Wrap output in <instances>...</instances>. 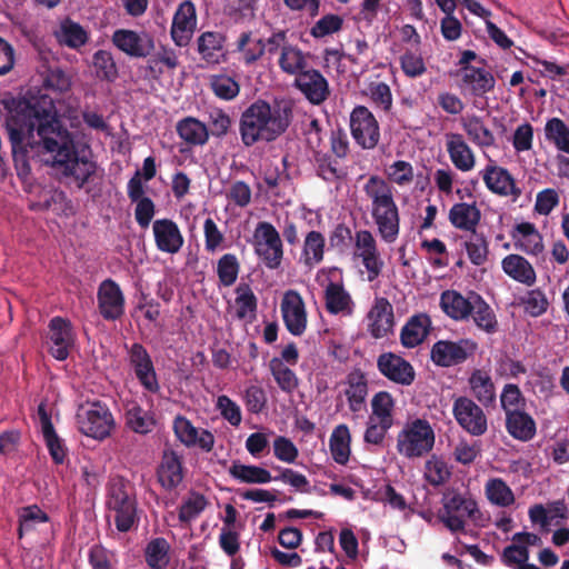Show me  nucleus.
<instances>
[{
    "mask_svg": "<svg viewBox=\"0 0 569 569\" xmlns=\"http://www.w3.org/2000/svg\"><path fill=\"white\" fill-rule=\"evenodd\" d=\"M430 327L431 320L427 313L410 317L400 332L401 345L406 348L419 346L428 336Z\"/></svg>",
    "mask_w": 569,
    "mask_h": 569,
    "instance_id": "473e14b6",
    "label": "nucleus"
},
{
    "mask_svg": "<svg viewBox=\"0 0 569 569\" xmlns=\"http://www.w3.org/2000/svg\"><path fill=\"white\" fill-rule=\"evenodd\" d=\"M546 139L553 142L556 148L569 153V127L559 118L547 121L545 127Z\"/></svg>",
    "mask_w": 569,
    "mask_h": 569,
    "instance_id": "5fc2aeb1",
    "label": "nucleus"
},
{
    "mask_svg": "<svg viewBox=\"0 0 569 569\" xmlns=\"http://www.w3.org/2000/svg\"><path fill=\"white\" fill-rule=\"evenodd\" d=\"M280 309L287 330L292 336H302L307 328V311L301 295L296 290L286 291Z\"/></svg>",
    "mask_w": 569,
    "mask_h": 569,
    "instance_id": "2eb2a0df",
    "label": "nucleus"
},
{
    "mask_svg": "<svg viewBox=\"0 0 569 569\" xmlns=\"http://www.w3.org/2000/svg\"><path fill=\"white\" fill-rule=\"evenodd\" d=\"M228 472L233 479L242 483H268L273 480V477L267 469L252 465H242L239 461H233Z\"/></svg>",
    "mask_w": 569,
    "mask_h": 569,
    "instance_id": "37998d69",
    "label": "nucleus"
},
{
    "mask_svg": "<svg viewBox=\"0 0 569 569\" xmlns=\"http://www.w3.org/2000/svg\"><path fill=\"white\" fill-rule=\"evenodd\" d=\"M293 86L312 104H321L330 94L329 83L316 69H306L295 78Z\"/></svg>",
    "mask_w": 569,
    "mask_h": 569,
    "instance_id": "aec40b11",
    "label": "nucleus"
},
{
    "mask_svg": "<svg viewBox=\"0 0 569 569\" xmlns=\"http://www.w3.org/2000/svg\"><path fill=\"white\" fill-rule=\"evenodd\" d=\"M458 74L461 77L460 87L476 97H483L492 91L496 84L495 77L483 68H460Z\"/></svg>",
    "mask_w": 569,
    "mask_h": 569,
    "instance_id": "a878e982",
    "label": "nucleus"
},
{
    "mask_svg": "<svg viewBox=\"0 0 569 569\" xmlns=\"http://www.w3.org/2000/svg\"><path fill=\"white\" fill-rule=\"evenodd\" d=\"M473 293L463 297L456 290H446L440 296V307L442 311L453 320H465L472 312Z\"/></svg>",
    "mask_w": 569,
    "mask_h": 569,
    "instance_id": "7c9ffc66",
    "label": "nucleus"
},
{
    "mask_svg": "<svg viewBox=\"0 0 569 569\" xmlns=\"http://www.w3.org/2000/svg\"><path fill=\"white\" fill-rule=\"evenodd\" d=\"M60 42L71 49H79L88 42V33L79 23L66 20L61 24Z\"/></svg>",
    "mask_w": 569,
    "mask_h": 569,
    "instance_id": "680f3d73",
    "label": "nucleus"
},
{
    "mask_svg": "<svg viewBox=\"0 0 569 569\" xmlns=\"http://www.w3.org/2000/svg\"><path fill=\"white\" fill-rule=\"evenodd\" d=\"M326 309L331 315L351 316L353 312V301L350 293L340 282L330 281L325 290Z\"/></svg>",
    "mask_w": 569,
    "mask_h": 569,
    "instance_id": "72a5a7b5",
    "label": "nucleus"
},
{
    "mask_svg": "<svg viewBox=\"0 0 569 569\" xmlns=\"http://www.w3.org/2000/svg\"><path fill=\"white\" fill-rule=\"evenodd\" d=\"M393 191L390 182L378 174L369 176L362 186V192L369 201V211L396 202Z\"/></svg>",
    "mask_w": 569,
    "mask_h": 569,
    "instance_id": "393cba45",
    "label": "nucleus"
},
{
    "mask_svg": "<svg viewBox=\"0 0 569 569\" xmlns=\"http://www.w3.org/2000/svg\"><path fill=\"white\" fill-rule=\"evenodd\" d=\"M469 260L475 266H481L487 261L489 247L486 236L482 232H470L469 239L465 242Z\"/></svg>",
    "mask_w": 569,
    "mask_h": 569,
    "instance_id": "6e6d98bb",
    "label": "nucleus"
},
{
    "mask_svg": "<svg viewBox=\"0 0 569 569\" xmlns=\"http://www.w3.org/2000/svg\"><path fill=\"white\" fill-rule=\"evenodd\" d=\"M224 42L226 36L221 32H202L197 39L198 53L206 62L218 64L226 60Z\"/></svg>",
    "mask_w": 569,
    "mask_h": 569,
    "instance_id": "c756f323",
    "label": "nucleus"
},
{
    "mask_svg": "<svg viewBox=\"0 0 569 569\" xmlns=\"http://www.w3.org/2000/svg\"><path fill=\"white\" fill-rule=\"evenodd\" d=\"M343 27V19L339 14L328 13L320 18L310 29V34L321 39L339 32Z\"/></svg>",
    "mask_w": 569,
    "mask_h": 569,
    "instance_id": "0e129e2a",
    "label": "nucleus"
},
{
    "mask_svg": "<svg viewBox=\"0 0 569 569\" xmlns=\"http://www.w3.org/2000/svg\"><path fill=\"white\" fill-rule=\"evenodd\" d=\"M368 332L375 339H382L393 332L395 313L390 301L385 297H377L367 313Z\"/></svg>",
    "mask_w": 569,
    "mask_h": 569,
    "instance_id": "f3484780",
    "label": "nucleus"
},
{
    "mask_svg": "<svg viewBox=\"0 0 569 569\" xmlns=\"http://www.w3.org/2000/svg\"><path fill=\"white\" fill-rule=\"evenodd\" d=\"M209 87L217 98L224 101H231L240 93V83L227 73L209 76Z\"/></svg>",
    "mask_w": 569,
    "mask_h": 569,
    "instance_id": "c03bdc74",
    "label": "nucleus"
},
{
    "mask_svg": "<svg viewBox=\"0 0 569 569\" xmlns=\"http://www.w3.org/2000/svg\"><path fill=\"white\" fill-rule=\"evenodd\" d=\"M169 543L164 538L151 540L146 548V560L152 569H163L168 563Z\"/></svg>",
    "mask_w": 569,
    "mask_h": 569,
    "instance_id": "bf43d9fd",
    "label": "nucleus"
},
{
    "mask_svg": "<svg viewBox=\"0 0 569 569\" xmlns=\"http://www.w3.org/2000/svg\"><path fill=\"white\" fill-rule=\"evenodd\" d=\"M157 478L161 487L168 491L176 489L183 480L181 457L173 450H164L157 469Z\"/></svg>",
    "mask_w": 569,
    "mask_h": 569,
    "instance_id": "b1692460",
    "label": "nucleus"
},
{
    "mask_svg": "<svg viewBox=\"0 0 569 569\" xmlns=\"http://www.w3.org/2000/svg\"><path fill=\"white\" fill-rule=\"evenodd\" d=\"M506 416V429L508 433L519 441H530L537 433L535 419L525 409L508 412Z\"/></svg>",
    "mask_w": 569,
    "mask_h": 569,
    "instance_id": "2f4dec72",
    "label": "nucleus"
},
{
    "mask_svg": "<svg viewBox=\"0 0 569 569\" xmlns=\"http://www.w3.org/2000/svg\"><path fill=\"white\" fill-rule=\"evenodd\" d=\"M393 407L395 400L388 391L377 392L371 400L372 415L379 421L392 423Z\"/></svg>",
    "mask_w": 569,
    "mask_h": 569,
    "instance_id": "338daca9",
    "label": "nucleus"
},
{
    "mask_svg": "<svg viewBox=\"0 0 569 569\" xmlns=\"http://www.w3.org/2000/svg\"><path fill=\"white\" fill-rule=\"evenodd\" d=\"M251 40V31L242 32L237 40V50L243 53V61L250 66L258 61L266 52V44L262 39H258L253 46L248 47Z\"/></svg>",
    "mask_w": 569,
    "mask_h": 569,
    "instance_id": "052dcab7",
    "label": "nucleus"
},
{
    "mask_svg": "<svg viewBox=\"0 0 569 569\" xmlns=\"http://www.w3.org/2000/svg\"><path fill=\"white\" fill-rule=\"evenodd\" d=\"M92 66L96 77L100 80L113 82L119 76L118 67L110 51H96L92 56Z\"/></svg>",
    "mask_w": 569,
    "mask_h": 569,
    "instance_id": "09e8293b",
    "label": "nucleus"
},
{
    "mask_svg": "<svg viewBox=\"0 0 569 569\" xmlns=\"http://www.w3.org/2000/svg\"><path fill=\"white\" fill-rule=\"evenodd\" d=\"M237 317L239 319L254 318L258 300L248 283H240L236 289Z\"/></svg>",
    "mask_w": 569,
    "mask_h": 569,
    "instance_id": "603ef678",
    "label": "nucleus"
},
{
    "mask_svg": "<svg viewBox=\"0 0 569 569\" xmlns=\"http://www.w3.org/2000/svg\"><path fill=\"white\" fill-rule=\"evenodd\" d=\"M477 348V342L471 339L439 340L431 348V360L439 367H453L473 356Z\"/></svg>",
    "mask_w": 569,
    "mask_h": 569,
    "instance_id": "9b49d317",
    "label": "nucleus"
},
{
    "mask_svg": "<svg viewBox=\"0 0 569 569\" xmlns=\"http://www.w3.org/2000/svg\"><path fill=\"white\" fill-rule=\"evenodd\" d=\"M448 220L458 230L475 232L481 220V211L475 201L457 202L450 208Z\"/></svg>",
    "mask_w": 569,
    "mask_h": 569,
    "instance_id": "c85d7f7f",
    "label": "nucleus"
},
{
    "mask_svg": "<svg viewBox=\"0 0 569 569\" xmlns=\"http://www.w3.org/2000/svg\"><path fill=\"white\" fill-rule=\"evenodd\" d=\"M292 120L293 107L290 101L269 102L259 98L240 114V140L247 148L274 142L287 132Z\"/></svg>",
    "mask_w": 569,
    "mask_h": 569,
    "instance_id": "f03ea898",
    "label": "nucleus"
},
{
    "mask_svg": "<svg viewBox=\"0 0 569 569\" xmlns=\"http://www.w3.org/2000/svg\"><path fill=\"white\" fill-rule=\"evenodd\" d=\"M79 431L97 440L108 438L114 428V419L106 403L94 401L77 415Z\"/></svg>",
    "mask_w": 569,
    "mask_h": 569,
    "instance_id": "39448f33",
    "label": "nucleus"
},
{
    "mask_svg": "<svg viewBox=\"0 0 569 569\" xmlns=\"http://www.w3.org/2000/svg\"><path fill=\"white\" fill-rule=\"evenodd\" d=\"M290 181L289 173L287 172V158L282 159V169L278 166H269L266 168L263 173V182L266 183L268 191L279 194V189L286 186Z\"/></svg>",
    "mask_w": 569,
    "mask_h": 569,
    "instance_id": "69168bd1",
    "label": "nucleus"
},
{
    "mask_svg": "<svg viewBox=\"0 0 569 569\" xmlns=\"http://www.w3.org/2000/svg\"><path fill=\"white\" fill-rule=\"evenodd\" d=\"M500 405L505 415L515 412L526 407V398L523 397L520 388L515 383H507L500 395Z\"/></svg>",
    "mask_w": 569,
    "mask_h": 569,
    "instance_id": "e2e57ef3",
    "label": "nucleus"
},
{
    "mask_svg": "<svg viewBox=\"0 0 569 569\" xmlns=\"http://www.w3.org/2000/svg\"><path fill=\"white\" fill-rule=\"evenodd\" d=\"M254 239V252L262 263L268 269H278L283 258V246L274 226L267 221L259 222Z\"/></svg>",
    "mask_w": 569,
    "mask_h": 569,
    "instance_id": "423d86ee",
    "label": "nucleus"
},
{
    "mask_svg": "<svg viewBox=\"0 0 569 569\" xmlns=\"http://www.w3.org/2000/svg\"><path fill=\"white\" fill-rule=\"evenodd\" d=\"M476 512L478 507L475 500L453 493L446 498L438 517L450 531L458 532L465 530L466 518H473Z\"/></svg>",
    "mask_w": 569,
    "mask_h": 569,
    "instance_id": "1a4fd4ad",
    "label": "nucleus"
},
{
    "mask_svg": "<svg viewBox=\"0 0 569 569\" xmlns=\"http://www.w3.org/2000/svg\"><path fill=\"white\" fill-rule=\"evenodd\" d=\"M370 216L380 238L387 243H393L400 232V213L397 202L370 210Z\"/></svg>",
    "mask_w": 569,
    "mask_h": 569,
    "instance_id": "5701e85b",
    "label": "nucleus"
},
{
    "mask_svg": "<svg viewBox=\"0 0 569 569\" xmlns=\"http://www.w3.org/2000/svg\"><path fill=\"white\" fill-rule=\"evenodd\" d=\"M49 521V516L37 505L23 507L19 513L18 536L21 539L26 533L33 531L38 525Z\"/></svg>",
    "mask_w": 569,
    "mask_h": 569,
    "instance_id": "8fccbe9b",
    "label": "nucleus"
},
{
    "mask_svg": "<svg viewBox=\"0 0 569 569\" xmlns=\"http://www.w3.org/2000/svg\"><path fill=\"white\" fill-rule=\"evenodd\" d=\"M470 316L480 330L490 335L497 332L498 320L496 313L478 293H473L472 312Z\"/></svg>",
    "mask_w": 569,
    "mask_h": 569,
    "instance_id": "a19ab883",
    "label": "nucleus"
},
{
    "mask_svg": "<svg viewBox=\"0 0 569 569\" xmlns=\"http://www.w3.org/2000/svg\"><path fill=\"white\" fill-rule=\"evenodd\" d=\"M126 423L133 432L147 435L153 430L156 420L152 413L133 403L126 411Z\"/></svg>",
    "mask_w": 569,
    "mask_h": 569,
    "instance_id": "49530a36",
    "label": "nucleus"
},
{
    "mask_svg": "<svg viewBox=\"0 0 569 569\" xmlns=\"http://www.w3.org/2000/svg\"><path fill=\"white\" fill-rule=\"evenodd\" d=\"M240 262L236 254L224 253L217 261V276L220 284L231 287L238 279Z\"/></svg>",
    "mask_w": 569,
    "mask_h": 569,
    "instance_id": "864d4df0",
    "label": "nucleus"
},
{
    "mask_svg": "<svg viewBox=\"0 0 569 569\" xmlns=\"http://www.w3.org/2000/svg\"><path fill=\"white\" fill-rule=\"evenodd\" d=\"M516 249L538 256L543 251L542 236L532 222L517 223L511 232Z\"/></svg>",
    "mask_w": 569,
    "mask_h": 569,
    "instance_id": "cd10ccee",
    "label": "nucleus"
},
{
    "mask_svg": "<svg viewBox=\"0 0 569 569\" xmlns=\"http://www.w3.org/2000/svg\"><path fill=\"white\" fill-rule=\"evenodd\" d=\"M88 560L92 569H116L117 566L114 553L101 545L89 549Z\"/></svg>",
    "mask_w": 569,
    "mask_h": 569,
    "instance_id": "774afa93",
    "label": "nucleus"
},
{
    "mask_svg": "<svg viewBox=\"0 0 569 569\" xmlns=\"http://www.w3.org/2000/svg\"><path fill=\"white\" fill-rule=\"evenodd\" d=\"M503 272L517 282L532 286L537 276L532 264L522 256L511 253L501 261Z\"/></svg>",
    "mask_w": 569,
    "mask_h": 569,
    "instance_id": "f704fd0d",
    "label": "nucleus"
},
{
    "mask_svg": "<svg viewBox=\"0 0 569 569\" xmlns=\"http://www.w3.org/2000/svg\"><path fill=\"white\" fill-rule=\"evenodd\" d=\"M313 162L318 177L327 182H335L345 177V172L338 168V161L328 152L315 150Z\"/></svg>",
    "mask_w": 569,
    "mask_h": 569,
    "instance_id": "de8ad7c7",
    "label": "nucleus"
},
{
    "mask_svg": "<svg viewBox=\"0 0 569 569\" xmlns=\"http://www.w3.org/2000/svg\"><path fill=\"white\" fill-rule=\"evenodd\" d=\"M197 27V12L193 2L186 0L176 10L170 28L171 39L178 47L190 43Z\"/></svg>",
    "mask_w": 569,
    "mask_h": 569,
    "instance_id": "a211bd4d",
    "label": "nucleus"
},
{
    "mask_svg": "<svg viewBox=\"0 0 569 569\" xmlns=\"http://www.w3.org/2000/svg\"><path fill=\"white\" fill-rule=\"evenodd\" d=\"M488 499L500 507H508L513 503L515 496L508 485L500 478L491 479L486 485Z\"/></svg>",
    "mask_w": 569,
    "mask_h": 569,
    "instance_id": "13d9d810",
    "label": "nucleus"
},
{
    "mask_svg": "<svg viewBox=\"0 0 569 569\" xmlns=\"http://www.w3.org/2000/svg\"><path fill=\"white\" fill-rule=\"evenodd\" d=\"M128 359L140 385L149 392L160 389L152 359L148 350L139 342L128 348Z\"/></svg>",
    "mask_w": 569,
    "mask_h": 569,
    "instance_id": "4468645a",
    "label": "nucleus"
},
{
    "mask_svg": "<svg viewBox=\"0 0 569 569\" xmlns=\"http://www.w3.org/2000/svg\"><path fill=\"white\" fill-rule=\"evenodd\" d=\"M352 258L361 260L368 272V280L373 281L379 277L383 268L377 240L367 229L357 230L353 238Z\"/></svg>",
    "mask_w": 569,
    "mask_h": 569,
    "instance_id": "6e6552de",
    "label": "nucleus"
},
{
    "mask_svg": "<svg viewBox=\"0 0 569 569\" xmlns=\"http://www.w3.org/2000/svg\"><path fill=\"white\" fill-rule=\"evenodd\" d=\"M179 137L188 144L203 146L209 139L207 126L200 120L187 117L177 123Z\"/></svg>",
    "mask_w": 569,
    "mask_h": 569,
    "instance_id": "58836bf2",
    "label": "nucleus"
},
{
    "mask_svg": "<svg viewBox=\"0 0 569 569\" xmlns=\"http://www.w3.org/2000/svg\"><path fill=\"white\" fill-rule=\"evenodd\" d=\"M435 431L426 419H415L407 422L397 436L398 452L408 458H421L428 455L435 446Z\"/></svg>",
    "mask_w": 569,
    "mask_h": 569,
    "instance_id": "20e7f679",
    "label": "nucleus"
},
{
    "mask_svg": "<svg viewBox=\"0 0 569 569\" xmlns=\"http://www.w3.org/2000/svg\"><path fill=\"white\" fill-rule=\"evenodd\" d=\"M326 248L325 236L320 231L311 230L306 234L300 261L311 270L323 261Z\"/></svg>",
    "mask_w": 569,
    "mask_h": 569,
    "instance_id": "e433bc0d",
    "label": "nucleus"
},
{
    "mask_svg": "<svg viewBox=\"0 0 569 569\" xmlns=\"http://www.w3.org/2000/svg\"><path fill=\"white\" fill-rule=\"evenodd\" d=\"M461 126L469 140L481 149L496 144L493 132L486 126L480 116L471 114L461 119Z\"/></svg>",
    "mask_w": 569,
    "mask_h": 569,
    "instance_id": "c9c22d12",
    "label": "nucleus"
},
{
    "mask_svg": "<svg viewBox=\"0 0 569 569\" xmlns=\"http://www.w3.org/2000/svg\"><path fill=\"white\" fill-rule=\"evenodd\" d=\"M469 386L477 400L485 407L496 403V387L488 372L476 369L469 377Z\"/></svg>",
    "mask_w": 569,
    "mask_h": 569,
    "instance_id": "4c0bfd02",
    "label": "nucleus"
},
{
    "mask_svg": "<svg viewBox=\"0 0 569 569\" xmlns=\"http://www.w3.org/2000/svg\"><path fill=\"white\" fill-rule=\"evenodd\" d=\"M481 176L486 187L495 194L501 197L511 196L517 200L522 193V190L517 186L515 178L503 167L488 164L481 171Z\"/></svg>",
    "mask_w": 569,
    "mask_h": 569,
    "instance_id": "412c9836",
    "label": "nucleus"
},
{
    "mask_svg": "<svg viewBox=\"0 0 569 569\" xmlns=\"http://www.w3.org/2000/svg\"><path fill=\"white\" fill-rule=\"evenodd\" d=\"M282 72L297 77L307 69L308 62L306 54L293 44H283L278 60Z\"/></svg>",
    "mask_w": 569,
    "mask_h": 569,
    "instance_id": "79ce46f5",
    "label": "nucleus"
},
{
    "mask_svg": "<svg viewBox=\"0 0 569 569\" xmlns=\"http://www.w3.org/2000/svg\"><path fill=\"white\" fill-rule=\"evenodd\" d=\"M100 316L107 321H116L124 315V296L120 286L112 279L103 280L97 292Z\"/></svg>",
    "mask_w": 569,
    "mask_h": 569,
    "instance_id": "ddd939ff",
    "label": "nucleus"
},
{
    "mask_svg": "<svg viewBox=\"0 0 569 569\" xmlns=\"http://www.w3.org/2000/svg\"><path fill=\"white\" fill-rule=\"evenodd\" d=\"M446 138V148L452 164L462 172L472 170L476 164L475 153L463 136L447 133Z\"/></svg>",
    "mask_w": 569,
    "mask_h": 569,
    "instance_id": "bb28decb",
    "label": "nucleus"
},
{
    "mask_svg": "<svg viewBox=\"0 0 569 569\" xmlns=\"http://www.w3.org/2000/svg\"><path fill=\"white\" fill-rule=\"evenodd\" d=\"M104 505L119 532H129L138 528L142 511L138 507L134 488L128 479L122 476L109 479Z\"/></svg>",
    "mask_w": 569,
    "mask_h": 569,
    "instance_id": "7ed1b4c3",
    "label": "nucleus"
},
{
    "mask_svg": "<svg viewBox=\"0 0 569 569\" xmlns=\"http://www.w3.org/2000/svg\"><path fill=\"white\" fill-rule=\"evenodd\" d=\"M47 345L49 353L57 360H66L74 345L72 325L68 319L53 317L48 325Z\"/></svg>",
    "mask_w": 569,
    "mask_h": 569,
    "instance_id": "f8f14e48",
    "label": "nucleus"
},
{
    "mask_svg": "<svg viewBox=\"0 0 569 569\" xmlns=\"http://www.w3.org/2000/svg\"><path fill=\"white\" fill-rule=\"evenodd\" d=\"M1 103L19 177L27 178L31 173V161L40 158L79 189L92 180L97 163L91 159V149L63 127L50 96L9 98Z\"/></svg>",
    "mask_w": 569,
    "mask_h": 569,
    "instance_id": "f257e3e1",
    "label": "nucleus"
},
{
    "mask_svg": "<svg viewBox=\"0 0 569 569\" xmlns=\"http://www.w3.org/2000/svg\"><path fill=\"white\" fill-rule=\"evenodd\" d=\"M350 131L353 140L362 149H373L380 140L379 123L365 106H357L350 113Z\"/></svg>",
    "mask_w": 569,
    "mask_h": 569,
    "instance_id": "0eeeda50",
    "label": "nucleus"
},
{
    "mask_svg": "<svg viewBox=\"0 0 569 569\" xmlns=\"http://www.w3.org/2000/svg\"><path fill=\"white\" fill-rule=\"evenodd\" d=\"M207 498L199 492L191 491L189 497L184 499L179 508L178 518L181 523H191L207 508Z\"/></svg>",
    "mask_w": 569,
    "mask_h": 569,
    "instance_id": "3c124183",
    "label": "nucleus"
},
{
    "mask_svg": "<svg viewBox=\"0 0 569 569\" xmlns=\"http://www.w3.org/2000/svg\"><path fill=\"white\" fill-rule=\"evenodd\" d=\"M71 76L58 66L48 67L43 76V88L57 93H64L71 89Z\"/></svg>",
    "mask_w": 569,
    "mask_h": 569,
    "instance_id": "4d7b16f0",
    "label": "nucleus"
},
{
    "mask_svg": "<svg viewBox=\"0 0 569 569\" xmlns=\"http://www.w3.org/2000/svg\"><path fill=\"white\" fill-rule=\"evenodd\" d=\"M116 48L132 58H146L154 49V41L148 33L129 29H117L111 37Z\"/></svg>",
    "mask_w": 569,
    "mask_h": 569,
    "instance_id": "dca6fc26",
    "label": "nucleus"
},
{
    "mask_svg": "<svg viewBox=\"0 0 569 569\" xmlns=\"http://www.w3.org/2000/svg\"><path fill=\"white\" fill-rule=\"evenodd\" d=\"M377 368L388 380L401 386H410L416 378L411 363L392 352L381 353L377 359Z\"/></svg>",
    "mask_w": 569,
    "mask_h": 569,
    "instance_id": "6ab92c4d",
    "label": "nucleus"
},
{
    "mask_svg": "<svg viewBox=\"0 0 569 569\" xmlns=\"http://www.w3.org/2000/svg\"><path fill=\"white\" fill-rule=\"evenodd\" d=\"M270 372L281 391L292 393L299 386V379L293 370L278 357L269 361Z\"/></svg>",
    "mask_w": 569,
    "mask_h": 569,
    "instance_id": "a18cd8bd",
    "label": "nucleus"
},
{
    "mask_svg": "<svg viewBox=\"0 0 569 569\" xmlns=\"http://www.w3.org/2000/svg\"><path fill=\"white\" fill-rule=\"evenodd\" d=\"M452 413L458 425L471 436L480 437L487 432V416L472 399L465 396L455 399Z\"/></svg>",
    "mask_w": 569,
    "mask_h": 569,
    "instance_id": "9d476101",
    "label": "nucleus"
},
{
    "mask_svg": "<svg viewBox=\"0 0 569 569\" xmlns=\"http://www.w3.org/2000/svg\"><path fill=\"white\" fill-rule=\"evenodd\" d=\"M152 230L158 250L171 254L180 251L184 239L173 220L168 218L157 219L152 224Z\"/></svg>",
    "mask_w": 569,
    "mask_h": 569,
    "instance_id": "4be33fe9",
    "label": "nucleus"
},
{
    "mask_svg": "<svg viewBox=\"0 0 569 569\" xmlns=\"http://www.w3.org/2000/svg\"><path fill=\"white\" fill-rule=\"evenodd\" d=\"M351 435L347 425H338L329 439L330 452L339 465H347L350 458Z\"/></svg>",
    "mask_w": 569,
    "mask_h": 569,
    "instance_id": "ea45409f",
    "label": "nucleus"
}]
</instances>
